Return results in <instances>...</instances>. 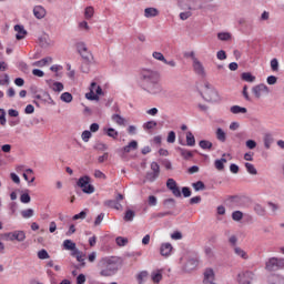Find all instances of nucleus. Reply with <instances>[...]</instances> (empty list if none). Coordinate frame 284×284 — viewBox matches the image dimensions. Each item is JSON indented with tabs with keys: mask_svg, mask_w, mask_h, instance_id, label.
I'll return each mask as SVG.
<instances>
[{
	"mask_svg": "<svg viewBox=\"0 0 284 284\" xmlns=\"http://www.w3.org/2000/svg\"><path fill=\"white\" fill-rule=\"evenodd\" d=\"M139 85L141 90L151 97H159V94H163L161 73L154 69L144 68L140 71Z\"/></svg>",
	"mask_w": 284,
	"mask_h": 284,
	"instance_id": "1",
	"label": "nucleus"
},
{
	"mask_svg": "<svg viewBox=\"0 0 284 284\" xmlns=\"http://www.w3.org/2000/svg\"><path fill=\"white\" fill-rule=\"evenodd\" d=\"M99 266L101 267V276H114L119 272V257H103L100 260Z\"/></svg>",
	"mask_w": 284,
	"mask_h": 284,
	"instance_id": "2",
	"label": "nucleus"
},
{
	"mask_svg": "<svg viewBox=\"0 0 284 284\" xmlns=\"http://www.w3.org/2000/svg\"><path fill=\"white\" fill-rule=\"evenodd\" d=\"M202 97L204 101L209 103H216V101H219V92H216V89L210 85V83H205Z\"/></svg>",
	"mask_w": 284,
	"mask_h": 284,
	"instance_id": "3",
	"label": "nucleus"
},
{
	"mask_svg": "<svg viewBox=\"0 0 284 284\" xmlns=\"http://www.w3.org/2000/svg\"><path fill=\"white\" fill-rule=\"evenodd\" d=\"M265 270H267V272H278V270H284V258L270 257L265 263Z\"/></svg>",
	"mask_w": 284,
	"mask_h": 284,
	"instance_id": "4",
	"label": "nucleus"
},
{
	"mask_svg": "<svg viewBox=\"0 0 284 284\" xmlns=\"http://www.w3.org/2000/svg\"><path fill=\"white\" fill-rule=\"evenodd\" d=\"M78 187H81L84 194H94V185L90 184V176L84 175L77 182Z\"/></svg>",
	"mask_w": 284,
	"mask_h": 284,
	"instance_id": "5",
	"label": "nucleus"
},
{
	"mask_svg": "<svg viewBox=\"0 0 284 284\" xmlns=\"http://www.w3.org/2000/svg\"><path fill=\"white\" fill-rule=\"evenodd\" d=\"M193 71L195 74H197V77H201V79H205V77H207L205 67H203V63L196 58H193Z\"/></svg>",
	"mask_w": 284,
	"mask_h": 284,
	"instance_id": "6",
	"label": "nucleus"
},
{
	"mask_svg": "<svg viewBox=\"0 0 284 284\" xmlns=\"http://www.w3.org/2000/svg\"><path fill=\"white\" fill-rule=\"evenodd\" d=\"M8 241H18V243H23L26 241V232L24 231H13L6 234Z\"/></svg>",
	"mask_w": 284,
	"mask_h": 284,
	"instance_id": "7",
	"label": "nucleus"
},
{
	"mask_svg": "<svg viewBox=\"0 0 284 284\" xmlns=\"http://www.w3.org/2000/svg\"><path fill=\"white\" fill-rule=\"evenodd\" d=\"M166 187L172 192L173 196H176V199H180L181 189H179V185L176 184V181L174 179H169L166 181Z\"/></svg>",
	"mask_w": 284,
	"mask_h": 284,
	"instance_id": "8",
	"label": "nucleus"
},
{
	"mask_svg": "<svg viewBox=\"0 0 284 284\" xmlns=\"http://www.w3.org/2000/svg\"><path fill=\"white\" fill-rule=\"evenodd\" d=\"M252 92L256 99H261L262 94H270V88L265 84H257L252 88Z\"/></svg>",
	"mask_w": 284,
	"mask_h": 284,
	"instance_id": "9",
	"label": "nucleus"
},
{
	"mask_svg": "<svg viewBox=\"0 0 284 284\" xmlns=\"http://www.w3.org/2000/svg\"><path fill=\"white\" fill-rule=\"evenodd\" d=\"M138 148H139V142L133 140L128 145L120 149L118 152L120 153V156H123V154H130V152H132V150H136Z\"/></svg>",
	"mask_w": 284,
	"mask_h": 284,
	"instance_id": "10",
	"label": "nucleus"
},
{
	"mask_svg": "<svg viewBox=\"0 0 284 284\" xmlns=\"http://www.w3.org/2000/svg\"><path fill=\"white\" fill-rule=\"evenodd\" d=\"M239 281L241 284H252L254 281V273L252 271H246L242 275H239Z\"/></svg>",
	"mask_w": 284,
	"mask_h": 284,
	"instance_id": "11",
	"label": "nucleus"
},
{
	"mask_svg": "<svg viewBox=\"0 0 284 284\" xmlns=\"http://www.w3.org/2000/svg\"><path fill=\"white\" fill-rule=\"evenodd\" d=\"M14 31L17 32L16 39L18 41H21V39H26V34H28V31H26V29L21 24H16Z\"/></svg>",
	"mask_w": 284,
	"mask_h": 284,
	"instance_id": "12",
	"label": "nucleus"
},
{
	"mask_svg": "<svg viewBox=\"0 0 284 284\" xmlns=\"http://www.w3.org/2000/svg\"><path fill=\"white\" fill-rule=\"evenodd\" d=\"M50 63H52V57H45L41 60L33 62L32 65L34 68H45V65H50Z\"/></svg>",
	"mask_w": 284,
	"mask_h": 284,
	"instance_id": "13",
	"label": "nucleus"
},
{
	"mask_svg": "<svg viewBox=\"0 0 284 284\" xmlns=\"http://www.w3.org/2000/svg\"><path fill=\"white\" fill-rule=\"evenodd\" d=\"M172 244L171 243H163L160 247L161 256H170L172 254Z\"/></svg>",
	"mask_w": 284,
	"mask_h": 284,
	"instance_id": "14",
	"label": "nucleus"
},
{
	"mask_svg": "<svg viewBox=\"0 0 284 284\" xmlns=\"http://www.w3.org/2000/svg\"><path fill=\"white\" fill-rule=\"evenodd\" d=\"M214 270L212 268H206L204 272V280L203 283L207 284V283H214Z\"/></svg>",
	"mask_w": 284,
	"mask_h": 284,
	"instance_id": "15",
	"label": "nucleus"
},
{
	"mask_svg": "<svg viewBox=\"0 0 284 284\" xmlns=\"http://www.w3.org/2000/svg\"><path fill=\"white\" fill-rule=\"evenodd\" d=\"M47 83L49 85V88H51V90H53V92H63V83L61 82H52V80H47Z\"/></svg>",
	"mask_w": 284,
	"mask_h": 284,
	"instance_id": "16",
	"label": "nucleus"
},
{
	"mask_svg": "<svg viewBox=\"0 0 284 284\" xmlns=\"http://www.w3.org/2000/svg\"><path fill=\"white\" fill-rule=\"evenodd\" d=\"M105 207H112L113 210H123V205L116 200H106L104 201Z\"/></svg>",
	"mask_w": 284,
	"mask_h": 284,
	"instance_id": "17",
	"label": "nucleus"
},
{
	"mask_svg": "<svg viewBox=\"0 0 284 284\" xmlns=\"http://www.w3.org/2000/svg\"><path fill=\"white\" fill-rule=\"evenodd\" d=\"M225 163H227V159L222 158L214 161V168L217 172H223L225 170Z\"/></svg>",
	"mask_w": 284,
	"mask_h": 284,
	"instance_id": "18",
	"label": "nucleus"
},
{
	"mask_svg": "<svg viewBox=\"0 0 284 284\" xmlns=\"http://www.w3.org/2000/svg\"><path fill=\"white\" fill-rule=\"evenodd\" d=\"M144 17L146 19H152L154 17H159V9L152 8V7L144 9Z\"/></svg>",
	"mask_w": 284,
	"mask_h": 284,
	"instance_id": "19",
	"label": "nucleus"
},
{
	"mask_svg": "<svg viewBox=\"0 0 284 284\" xmlns=\"http://www.w3.org/2000/svg\"><path fill=\"white\" fill-rule=\"evenodd\" d=\"M33 14L36 19H43V17H45V9L41 6H37L33 8Z\"/></svg>",
	"mask_w": 284,
	"mask_h": 284,
	"instance_id": "20",
	"label": "nucleus"
},
{
	"mask_svg": "<svg viewBox=\"0 0 284 284\" xmlns=\"http://www.w3.org/2000/svg\"><path fill=\"white\" fill-rule=\"evenodd\" d=\"M215 136L221 143H225V141H227V134L221 128L216 129Z\"/></svg>",
	"mask_w": 284,
	"mask_h": 284,
	"instance_id": "21",
	"label": "nucleus"
},
{
	"mask_svg": "<svg viewBox=\"0 0 284 284\" xmlns=\"http://www.w3.org/2000/svg\"><path fill=\"white\" fill-rule=\"evenodd\" d=\"M230 111L232 114H247V109L245 106L233 105Z\"/></svg>",
	"mask_w": 284,
	"mask_h": 284,
	"instance_id": "22",
	"label": "nucleus"
},
{
	"mask_svg": "<svg viewBox=\"0 0 284 284\" xmlns=\"http://www.w3.org/2000/svg\"><path fill=\"white\" fill-rule=\"evenodd\" d=\"M234 254H236V256H240V258H243L244 261H247V258H250L247 252H245V250L241 248L240 246L234 247Z\"/></svg>",
	"mask_w": 284,
	"mask_h": 284,
	"instance_id": "23",
	"label": "nucleus"
},
{
	"mask_svg": "<svg viewBox=\"0 0 284 284\" xmlns=\"http://www.w3.org/2000/svg\"><path fill=\"white\" fill-rule=\"evenodd\" d=\"M186 145H189V148H194L196 145V139L194 138V134H192V131L186 132Z\"/></svg>",
	"mask_w": 284,
	"mask_h": 284,
	"instance_id": "24",
	"label": "nucleus"
},
{
	"mask_svg": "<svg viewBox=\"0 0 284 284\" xmlns=\"http://www.w3.org/2000/svg\"><path fill=\"white\" fill-rule=\"evenodd\" d=\"M272 143H274V136L271 133H266L264 135V148L270 150V148H272Z\"/></svg>",
	"mask_w": 284,
	"mask_h": 284,
	"instance_id": "25",
	"label": "nucleus"
},
{
	"mask_svg": "<svg viewBox=\"0 0 284 284\" xmlns=\"http://www.w3.org/2000/svg\"><path fill=\"white\" fill-rule=\"evenodd\" d=\"M134 216H136V213L134 211L126 210L124 213L123 221H125L126 223H132V221H134Z\"/></svg>",
	"mask_w": 284,
	"mask_h": 284,
	"instance_id": "26",
	"label": "nucleus"
},
{
	"mask_svg": "<svg viewBox=\"0 0 284 284\" xmlns=\"http://www.w3.org/2000/svg\"><path fill=\"white\" fill-rule=\"evenodd\" d=\"M243 81H246V83H254L256 81V77L252 75L250 72H244L241 75Z\"/></svg>",
	"mask_w": 284,
	"mask_h": 284,
	"instance_id": "27",
	"label": "nucleus"
},
{
	"mask_svg": "<svg viewBox=\"0 0 284 284\" xmlns=\"http://www.w3.org/2000/svg\"><path fill=\"white\" fill-rule=\"evenodd\" d=\"M181 156H183V159L187 160V159H192V156H194V154L192 153V151L187 150V149H183V148H178Z\"/></svg>",
	"mask_w": 284,
	"mask_h": 284,
	"instance_id": "28",
	"label": "nucleus"
},
{
	"mask_svg": "<svg viewBox=\"0 0 284 284\" xmlns=\"http://www.w3.org/2000/svg\"><path fill=\"white\" fill-rule=\"evenodd\" d=\"M111 119L114 123H116V125H125V118L121 116L120 114H113Z\"/></svg>",
	"mask_w": 284,
	"mask_h": 284,
	"instance_id": "29",
	"label": "nucleus"
},
{
	"mask_svg": "<svg viewBox=\"0 0 284 284\" xmlns=\"http://www.w3.org/2000/svg\"><path fill=\"white\" fill-rule=\"evenodd\" d=\"M246 171L248 172V174H252L253 176H256V174H258V171L256 170V168L254 166V164L246 162L245 164Z\"/></svg>",
	"mask_w": 284,
	"mask_h": 284,
	"instance_id": "30",
	"label": "nucleus"
},
{
	"mask_svg": "<svg viewBox=\"0 0 284 284\" xmlns=\"http://www.w3.org/2000/svg\"><path fill=\"white\" fill-rule=\"evenodd\" d=\"M90 90H93L94 94H97V97H101V94H103V89H101V87H99L97 84V82H92Z\"/></svg>",
	"mask_w": 284,
	"mask_h": 284,
	"instance_id": "31",
	"label": "nucleus"
},
{
	"mask_svg": "<svg viewBox=\"0 0 284 284\" xmlns=\"http://www.w3.org/2000/svg\"><path fill=\"white\" fill-rule=\"evenodd\" d=\"M151 278L153 283H161V281L163 280V274H161V271L153 272L151 274Z\"/></svg>",
	"mask_w": 284,
	"mask_h": 284,
	"instance_id": "32",
	"label": "nucleus"
},
{
	"mask_svg": "<svg viewBox=\"0 0 284 284\" xmlns=\"http://www.w3.org/2000/svg\"><path fill=\"white\" fill-rule=\"evenodd\" d=\"M199 145L202 150H212V142L207 140H202L199 142Z\"/></svg>",
	"mask_w": 284,
	"mask_h": 284,
	"instance_id": "33",
	"label": "nucleus"
},
{
	"mask_svg": "<svg viewBox=\"0 0 284 284\" xmlns=\"http://www.w3.org/2000/svg\"><path fill=\"white\" fill-rule=\"evenodd\" d=\"M72 95L70 92H64L60 95V100L63 101V103H72Z\"/></svg>",
	"mask_w": 284,
	"mask_h": 284,
	"instance_id": "34",
	"label": "nucleus"
},
{
	"mask_svg": "<svg viewBox=\"0 0 284 284\" xmlns=\"http://www.w3.org/2000/svg\"><path fill=\"white\" fill-rule=\"evenodd\" d=\"M63 247L68 251L74 250L77 247V243L72 242V240H64Z\"/></svg>",
	"mask_w": 284,
	"mask_h": 284,
	"instance_id": "35",
	"label": "nucleus"
},
{
	"mask_svg": "<svg viewBox=\"0 0 284 284\" xmlns=\"http://www.w3.org/2000/svg\"><path fill=\"white\" fill-rule=\"evenodd\" d=\"M21 216L22 219H32V216H34V210L32 209H27L21 211Z\"/></svg>",
	"mask_w": 284,
	"mask_h": 284,
	"instance_id": "36",
	"label": "nucleus"
},
{
	"mask_svg": "<svg viewBox=\"0 0 284 284\" xmlns=\"http://www.w3.org/2000/svg\"><path fill=\"white\" fill-rule=\"evenodd\" d=\"M217 39L220 41H230L232 39V34H230V32H220L217 33Z\"/></svg>",
	"mask_w": 284,
	"mask_h": 284,
	"instance_id": "37",
	"label": "nucleus"
},
{
	"mask_svg": "<svg viewBox=\"0 0 284 284\" xmlns=\"http://www.w3.org/2000/svg\"><path fill=\"white\" fill-rule=\"evenodd\" d=\"M105 133H106V136H110V139L119 138V131H115L113 128L106 129Z\"/></svg>",
	"mask_w": 284,
	"mask_h": 284,
	"instance_id": "38",
	"label": "nucleus"
},
{
	"mask_svg": "<svg viewBox=\"0 0 284 284\" xmlns=\"http://www.w3.org/2000/svg\"><path fill=\"white\" fill-rule=\"evenodd\" d=\"M192 187L195 190V192H201L202 190H205V183H203V181H197L192 184Z\"/></svg>",
	"mask_w": 284,
	"mask_h": 284,
	"instance_id": "39",
	"label": "nucleus"
},
{
	"mask_svg": "<svg viewBox=\"0 0 284 284\" xmlns=\"http://www.w3.org/2000/svg\"><path fill=\"white\" fill-rule=\"evenodd\" d=\"M38 258H40V261H45L47 258H50V254L45 248H42L38 252Z\"/></svg>",
	"mask_w": 284,
	"mask_h": 284,
	"instance_id": "40",
	"label": "nucleus"
},
{
	"mask_svg": "<svg viewBox=\"0 0 284 284\" xmlns=\"http://www.w3.org/2000/svg\"><path fill=\"white\" fill-rule=\"evenodd\" d=\"M158 123L154 120L148 121L143 124V130H154L156 128Z\"/></svg>",
	"mask_w": 284,
	"mask_h": 284,
	"instance_id": "41",
	"label": "nucleus"
},
{
	"mask_svg": "<svg viewBox=\"0 0 284 284\" xmlns=\"http://www.w3.org/2000/svg\"><path fill=\"white\" fill-rule=\"evenodd\" d=\"M254 212H256L258 216H265V207H263L261 204L254 205Z\"/></svg>",
	"mask_w": 284,
	"mask_h": 284,
	"instance_id": "42",
	"label": "nucleus"
},
{
	"mask_svg": "<svg viewBox=\"0 0 284 284\" xmlns=\"http://www.w3.org/2000/svg\"><path fill=\"white\" fill-rule=\"evenodd\" d=\"M115 243L119 247H125L128 245V237L119 236L115 239Z\"/></svg>",
	"mask_w": 284,
	"mask_h": 284,
	"instance_id": "43",
	"label": "nucleus"
},
{
	"mask_svg": "<svg viewBox=\"0 0 284 284\" xmlns=\"http://www.w3.org/2000/svg\"><path fill=\"white\" fill-rule=\"evenodd\" d=\"M85 99L89 101H99V95L94 93V89H90V92L85 94Z\"/></svg>",
	"mask_w": 284,
	"mask_h": 284,
	"instance_id": "44",
	"label": "nucleus"
},
{
	"mask_svg": "<svg viewBox=\"0 0 284 284\" xmlns=\"http://www.w3.org/2000/svg\"><path fill=\"white\" fill-rule=\"evenodd\" d=\"M171 214H172L171 211L153 213L152 219H164V216H171Z\"/></svg>",
	"mask_w": 284,
	"mask_h": 284,
	"instance_id": "45",
	"label": "nucleus"
},
{
	"mask_svg": "<svg viewBox=\"0 0 284 284\" xmlns=\"http://www.w3.org/2000/svg\"><path fill=\"white\" fill-rule=\"evenodd\" d=\"M153 59H155L156 61H162V63L165 62V55H163V53L159 52V51H154L152 53Z\"/></svg>",
	"mask_w": 284,
	"mask_h": 284,
	"instance_id": "46",
	"label": "nucleus"
},
{
	"mask_svg": "<svg viewBox=\"0 0 284 284\" xmlns=\"http://www.w3.org/2000/svg\"><path fill=\"white\" fill-rule=\"evenodd\" d=\"M84 17L85 19H92V17H94V8L87 7L84 11Z\"/></svg>",
	"mask_w": 284,
	"mask_h": 284,
	"instance_id": "47",
	"label": "nucleus"
},
{
	"mask_svg": "<svg viewBox=\"0 0 284 284\" xmlns=\"http://www.w3.org/2000/svg\"><path fill=\"white\" fill-rule=\"evenodd\" d=\"M159 200L156 199V196L154 195H150L148 197V205H150V207H155V205H158Z\"/></svg>",
	"mask_w": 284,
	"mask_h": 284,
	"instance_id": "48",
	"label": "nucleus"
},
{
	"mask_svg": "<svg viewBox=\"0 0 284 284\" xmlns=\"http://www.w3.org/2000/svg\"><path fill=\"white\" fill-rule=\"evenodd\" d=\"M232 219H233V221H236V222L243 221V212H241V211H234V212L232 213Z\"/></svg>",
	"mask_w": 284,
	"mask_h": 284,
	"instance_id": "49",
	"label": "nucleus"
},
{
	"mask_svg": "<svg viewBox=\"0 0 284 284\" xmlns=\"http://www.w3.org/2000/svg\"><path fill=\"white\" fill-rule=\"evenodd\" d=\"M81 139L82 141H84V143H88V141H90V139H92V132L90 131H83L81 134Z\"/></svg>",
	"mask_w": 284,
	"mask_h": 284,
	"instance_id": "50",
	"label": "nucleus"
},
{
	"mask_svg": "<svg viewBox=\"0 0 284 284\" xmlns=\"http://www.w3.org/2000/svg\"><path fill=\"white\" fill-rule=\"evenodd\" d=\"M148 276V271H142L138 274L136 278H138V283L139 284H143V282L145 281V277Z\"/></svg>",
	"mask_w": 284,
	"mask_h": 284,
	"instance_id": "51",
	"label": "nucleus"
},
{
	"mask_svg": "<svg viewBox=\"0 0 284 284\" xmlns=\"http://www.w3.org/2000/svg\"><path fill=\"white\" fill-rule=\"evenodd\" d=\"M160 176L159 173L154 172H148L146 173V181H150V183H154V180Z\"/></svg>",
	"mask_w": 284,
	"mask_h": 284,
	"instance_id": "52",
	"label": "nucleus"
},
{
	"mask_svg": "<svg viewBox=\"0 0 284 284\" xmlns=\"http://www.w3.org/2000/svg\"><path fill=\"white\" fill-rule=\"evenodd\" d=\"M271 70L273 72H278V59L274 58L271 60Z\"/></svg>",
	"mask_w": 284,
	"mask_h": 284,
	"instance_id": "53",
	"label": "nucleus"
},
{
	"mask_svg": "<svg viewBox=\"0 0 284 284\" xmlns=\"http://www.w3.org/2000/svg\"><path fill=\"white\" fill-rule=\"evenodd\" d=\"M151 170L155 174H159V175L161 174V166L156 162L151 163Z\"/></svg>",
	"mask_w": 284,
	"mask_h": 284,
	"instance_id": "54",
	"label": "nucleus"
},
{
	"mask_svg": "<svg viewBox=\"0 0 284 284\" xmlns=\"http://www.w3.org/2000/svg\"><path fill=\"white\" fill-rule=\"evenodd\" d=\"M166 141L169 143H175L176 142V133L174 131H170L169 135L166 138Z\"/></svg>",
	"mask_w": 284,
	"mask_h": 284,
	"instance_id": "55",
	"label": "nucleus"
},
{
	"mask_svg": "<svg viewBox=\"0 0 284 284\" xmlns=\"http://www.w3.org/2000/svg\"><path fill=\"white\" fill-rule=\"evenodd\" d=\"M187 265H191V268L194 270V267L199 266V258L197 257H191L187 261Z\"/></svg>",
	"mask_w": 284,
	"mask_h": 284,
	"instance_id": "56",
	"label": "nucleus"
},
{
	"mask_svg": "<svg viewBox=\"0 0 284 284\" xmlns=\"http://www.w3.org/2000/svg\"><path fill=\"white\" fill-rule=\"evenodd\" d=\"M85 216H88V212L81 211L80 213L73 215V221H79V219L81 221H83V219H85Z\"/></svg>",
	"mask_w": 284,
	"mask_h": 284,
	"instance_id": "57",
	"label": "nucleus"
},
{
	"mask_svg": "<svg viewBox=\"0 0 284 284\" xmlns=\"http://www.w3.org/2000/svg\"><path fill=\"white\" fill-rule=\"evenodd\" d=\"M80 55H81L82 59H83L84 61H87V63H88V62H90V58L92 57V53H90V52L88 51V49H87L85 51L80 52Z\"/></svg>",
	"mask_w": 284,
	"mask_h": 284,
	"instance_id": "58",
	"label": "nucleus"
},
{
	"mask_svg": "<svg viewBox=\"0 0 284 284\" xmlns=\"http://www.w3.org/2000/svg\"><path fill=\"white\" fill-rule=\"evenodd\" d=\"M20 201H21V203H30V201H32V199L30 197L29 193H23L20 195Z\"/></svg>",
	"mask_w": 284,
	"mask_h": 284,
	"instance_id": "59",
	"label": "nucleus"
},
{
	"mask_svg": "<svg viewBox=\"0 0 284 284\" xmlns=\"http://www.w3.org/2000/svg\"><path fill=\"white\" fill-rule=\"evenodd\" d=\"M192 17V11H186V12H181L180 13V19L181 21H187Z\"/></svg>",
	"mask_w": 284,
	"mask_h": 284,
	"instance_id": "60",
	"label": "nucleus"
},
{
	"mask_svg": "<svg viewBox=\"0 0 284 284\" xmlns=\"http://www.w3.org/2000/svg\"><path fill=\"white\" fill-rule=\"evenodd\" d=\"M7 120H6V110L0 109V125H6Z\"/></svg>",
	"mask_w": 284,
	"mask_h": 284,
	"instance_id": "61",
	"label": "nucleus"
},
{
	"mask_svg": "<svg viewBox=\"0 0 284 284\" xmlns=\"http://www.w3.org/2000/svg\"><path fill=\"white\" fill-rule=\"evenodd\" d=\"M77 50L80 54L81 52H85V50H88V47L83 42H78L77 43Z\"/></svg>",
	"mask_w": 284,
	"mask_h": 284,
	"instance_id": "62",
	"label": "nucleus"
},
{
	"mask_svg": "<svg viewBox=\"0 0 284 284\" xmlns=\"http://www.w3.org/2000/svg\"><path fill=\"white\" fill-rule=\"evenodd\" d=\"M270 284H284V277L281 275H277L273 278V282H271Z\"/></svg>",
	"mask_w": 284,
	"mask_h": 284,
	"instance_id": "63",
	"label": "nucleus"
},
{
	"mask_svg": "<svg viewBox=\"0 0 284 284\" xmlns=\"http://www.w3.org/2000/svg\"><path fill=\"white\" fill-rule=\"evenodd\" d=\"M77 284H85V275L79 274L77 277Z\"/></svg>",
	"mask_w": 284,
	"mask_h": 284,
	"instance_id": "64",
	"label": "nucleus"
}]
</instances>
